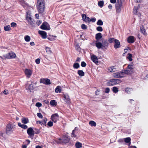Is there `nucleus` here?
<instances>
[{"label":"nucleus","instance_id":"obj_7","mask_svg":"<svg viewBox=\"0 0 148 148\" xmlns=\"http://www.w3.org/2000/svg\"><path fill=\"white\" fill-rule=\"evenodd\" d=\"M40 28L42 29L45 30H49L50 27L48 23L46 22H44L40 26Z\"/></svg>","mask_w":148,"mask_h":148},{"label":"nucleus","instance_id":"obj_40","mask_svg":"<svg viewBox=\"0 0 148 148\" xmlns=\"http://www.w3.org/2000/svg\"><path fill=\"white\" fill-rule=\"evenodd\" d=\"M34 84H31L29 86L28 89L31 92H32V90H33L34 89Z\"/></svg>","mask_w":148,"mask_h":148},{"label":"nucleus","instance_id":"obj_64","mask_svg":"<svg viewBox=\"0 0 148 148\" xmlns=\"http://www.w3.org/2000/svg\"><path fill=\"white\" fill-rule=\"evenodd\" d=\"M3 93H4V94L5 95H7L8 94V92L7 90L6 91L5 90H4L3 92Z\"/></svg>","mask_w":148,"mask_h":148},{"label":"nucleus","instance_id":"obj_63","mask_svg":"<svg viewBox=\"0 0 148 148\" xmlns=\"http://www.w3.org/2000/svg\"><path fill=\"white\" fill-rule=\"evenodd\" d=\"M35 17L37 18V19H39V15L38 14H35Z\"/></svg>","mask_w":148,"mask_h":148},{"label":"nucleus","instance_id":"obj_22","mask_svg":"<svg viewBox=\"0 0 148 148\" xmlns=\"http://www.w3.org/2000/svg\"><path fill=\"white\" fill-rule=\"evenodd\" d=\"M61 87L60 86H58L55 89V92L56 93H60L61 92Z\"/></svg>","mask_w":148,"mask_h":148},{"label":"nucleus","instance_id":"obj_8","mask_svg":"<svg viewBox=\"0 0 148 148\" xmlns=\"http://www.w3.org/2000/svg\"><path fill=\"white\" fill-rule=\"evenodd\" d=\"M59 116L58 114L55 113L52 114L51 116V119L54 123H56L58 120Z\"/></svg>","mask_w":148,"mask_h":148},{"label":"nucleus","instance_id":"obj_49","mask_svg":"<svg viewBox=\"0 0 148 148\" xmlns=\"http://www.w3.org/2000/svg\"><path fill=\"white\" fill-rule=\"evenodd\" d=\"M46 84H51L50 80L48 79H46Z\"/></svg>","mask_w":148,"mask_h":148},{"label":"nucleus","instance_id":"obj_57","mask_svg":"<svg viewBox=\"0 0 148 148\" xmlns=\"http://www.w3.org/2000/svg\"><path fill=\"white\" fill-rule=\"evenodd\" d=\"M81 27L83 29H85L87 28L86 26L84 24H83L82 25Z\"/></svg>","mask_w":148,"mask_h":148},{"label":"nucleus","instance_id":"obj_10","mask_svg":"<svg viewBox=\"0 0 148 148\" xmlns=\"http://www.w3.org/2000/svg\"><path fill=\"white\" fill-rule=\"evenodd\" d=\"M27 132L29 136L31 138L33 139L32 137L34 136V131L32 127L29 128L27 130Z\"/></svg>","mask_w":148,"mask_h":148},{"label":"nucleus","instance_id":"obj_26","mask_svg":"<svg viewBox=\"0 0 148 148\" xmlns=\"http://www.w3.org/2000/svg\"><path fill=\"white\" fill-rule=\"evenodd\" d=\"M51 105L53 106H56L57 104V102L54 100H51L50 102Z\"/></svg>","mask_w":148,"mask_h":148},{"label":"nucleus","instance_id":"obj_13","mask_svg":"<svg viewBox=\"0 0 148 148\" xmlns=\"http://www.w3.org/2000/svg\"><path fill=\"white\" fill-rule=\"evenodd\" d=\"M117 67L116 66H112L109 67L108 69V70L111 73L114 72L116 71L117 70Z\"/></svg>","mask_w":148,"mask_h":148},{"label":"nucleus","instance_id":"obj_55","mask_svg":"<svg viewBox=\"0 0 148 148\" xmlns=\"http://www.w3.org/2000/svg\"><path fill=\"white\" fill-rule=\"evenodd\" d=\"M86 64L84 62H82L81 64V66L83 67L86 66Z\"/></svg>","mask_w":148,"mask_h":148},{"label":"nucleus","instance_id":"obj_12","mask_svg":"<svg viewBox=\"0 0 148 148\" xmlns=\"http://www.w3.org/2000/svg\"><path fill=\"white\" fill-rule=\"evenodd\" d=\"M60 143H67L69 141V138L66 136H64L62 138H59V139Z\"/></svg>","mask_w":148,"mask_h":148},{"label":"nucleus","instance_id":"obj_50","mask_svg":"<svg viewBox=\"0 0 148 148\" xmlns=\"http://www.w3.org/2000/svg\"><path fill=\"white\" fill-rule=\"evenodd\" d=\"M75 130H74L72 131V137L76 138L77 137V136L75 134Z\"/></svg>","mask_w":148,"mask_h":148},{"label":"nucleus","instance_id":"obj_19","mask_svg":"<svg viewBox=\"0 0 148 148\" xmlns=\"http://www.w3.org/2000/svg\"><path fill=\"white\" fill-rule=\"evenodd\" d=\"M134 41V37L133 36H130L127 38V41L129 43H133Z\"/></svg>","mask_w":148,"mask_h":148},{"label":"nucleus","instance_id":"obj_37","mask_svg":"<svg viewBox=\"0 0 148 148\" xmlns=\"http://www.w3.org/2000/svg\"><path fill=\"white\" fill-rule=\"evenodd\" d=\"M78 74L81 76H83L84 75V73L82 70H79L77 72Z\"/></svg>","mask_w":148,"mask_h":148},{"label":"nucleus","instance_id":"obj_43","mask_svg":"<svg viewBox=\"0 0 148 148\" xmlns=\"http://www.w3.org/2000/svg\"><path fill=\"white\" fill-rule=\"evenodd\" d=\"M112 91L116 93L119 91V90L117 87L114 86L112 88Z\"/></svg>","mask_w":148,"mask_h":148},{"label":"nucleus","instance_id":"obj_30","mask_svg":"<svg viewBox=\"0 0 148 148\" xmlns=\"http://www.w3.org/2000/svg\"><path fill=\"white\" fill-rule=\"evenodd\" d=\"M103 46L102 48H106L108 47V43L106 41H104L103 42Z\"/></svg>","mask_w":148,"mask_h":148},{"label":"nucleus","instance_id":"obj_24","mask_svg":"<svg viewBox=\"0 0 148 148\" xmlns=\"http://www.w3.org/2000/svg\"><path fill=\"white\" fill-rule=\"evenodd\" d=\"M125 142L127 143H128L129 144V145H130L131 144V139L130 137H127L125 138H124Z\"/></svg>","mask_w":148,"mask_h":148},{"label":"nucleus","instance_id":"obj_20","mask_svg":"<svg viewBox=\"0 0 148 148\" xmlns=\"http://www.w3.org/2000/svg\"><path fill=\"white\" fill-rule=\"evenodd\" d=\"M96 42V46L97 48L99 49L100 48L103 49V45L101 43L99 42L98 40H97Z\"/></svg>","mask_w":148,"mask_h":148},{"label":"nucleus","instance_id":"obj_34","mask_svg":"<svg viewBox=\"0 0 148 148\" xmlns=\"http://www.w3.org/2000/svg\"><path fill=\"white\" fill-rule=\"evenodd\" d=\"M116 39L112 38H110L108 39V41L110 43L114 42Z\"/></svg>","mask_w":148,"mask_h":148},{"label":"nucleus","instance_id":"obj_54","mask_svg":"<svg viewBox=\"0 0 148 148\" xmlns=\"http://www.w3.org/2000/svg\"><path fill=\"white\" fill-rule=\"evenodd\" d=\"M110 91V89L108 88H106L105 89V92L106 93H108Z\"/></svg>","mask_w":148,"mask_h":148},{"label":"nucleus","instance_id":"obj_17","mask_svg":"<svg viewBox=\"0 0 148 148\" xmlns=\"http://www.w3.org/2000/svg\"><path fill=\"white\" fill-rule=\"evenodd\" d=\"M38 33L43 38L45 39L47 38V34L45 32L39 31L38 32Z\"/></svg>","mask_w":148,"mask_h":148},{"label":"nucleus","instance_id":"obj_2","mask_svg":"<svg viewBox=\"0 0 148 148\" xmlns=\"http://www.w3.org/2000/svg\"><path fill=\"white\" fill-rule=\"evenodd\" d=\"M15 127V125L12 124H9L6 126V134L10 135L13 132L14 129Z\"/></svg>","mask_w":148,"mask_h":148},{"label":"nucleus","instance_id":"obj_1","mask_svg":"<svg viewBox=\"0 0 148 148\" xmlns=\"http://www.w3.org/2000/svg\"><path fill=\"white\" fill-rule=\"evenodd\" d=\"M134 66L133 63L128 64L126 69L124 71L125 75L132 74L134 73Z\"/></svg>","mask_w":148,"mask_h":148},{"label":"nucleus","instance_id":"obj_35","mask_svg":"<svg viewBox=\"0 0 148 148\" xmlns=\"http://www.w3.org/2000/svg\"><path fill=\"white\" fill-rule=\"evenodd\" d=\"M4 30L7 32L10 31L11 29L9 25L6 26L4 27Z\"/></svg>","mask_w":148,"mask_h":148},{"label":"nucleus","instance_id":"obj_31","mask_svg":"<svg viewBox=\"0 0 148 148\" xmlns=\"http://www.w3.org/2000/svg\"><path fill=\"white\" fill-rule=\"evenodd\" d=\"M89 124L91 126L95 127L96 125V123L94 121H90Z\"/></svg>","mask_w":148,"mask_h":148},{"label":"nucleus","instance_id":"obj_59","mask_svg":"<svg viewBox=\"0 0 148 148\" xmlns=\"http://www.w3.org/2000/svg\"><path fill=\"white\" fill-rule=\"evenodd\" d=\"M110 2L111 3H115L116 2V0H110Z\"/></svg>","mask_w":148,"mask_h":148},{"label":"nucleus","instance_id":"obj_16","mask_svg":"<svg viewBox=\"0 0 148 148\" xmlns=\"http://www.w3.org/2000/svg\"><path fill=\"white\" fill-rule=\"evenodd\" d=\"M64 101L67 103H69L70 102V99L69 96L67 95H64Z\"/></svg>","mask_w":148,"mask_h":148},{"label":"nucleus","instance_id":"obj_48","mask_svg":"<svg viewBox=\"0 0 148 148\" xmlns=\"http://www.w3.org/2000/svg\"><path fill=\"white\" fill-rule=\"evenodd\" d=\"M46 79H40V82L41 83H42L43 84H46Z\"/></svg>","mask_w":148,"mask_h":148},{"label":"nucleus","instance_id":"obj_58","mask_svg":"<svg viewBox=\"0 0 148 148\" xmlns=\"http://www.w3.org/2000/svg\"><path fill=\"white\" fill-rule=\"evenodd\" d=\"M41 23H42L41 21H40V20L36 22V24L38 25H39Z\"/></svg>","mask_w":148,"mask_h":148},{"label":"nucleus","instance_id":"obj_18","mask_svg":"<svg viewBox=\"0 0 148 148\" xmlns=\"http://www.w3.org/2000/svg\"><path fill=\"white\" fill-rule=\"evenodd\" d=\"M91 57L92 60L95 63L98 62V59L96 56L94 55H92Z\"/></svg>","mask_w":148,"mask_h":148},{"label":"nucleus","instance_id":"obj_27","mask_svg":"<svg viewBox=\"0 0 148 148\" xmlns=\"http://www.w3.org/2000/svg\"><path fill=\"white\" fill-rule=\"evenodd\" d=\"M18 125L19 127L24 129H26L27 128V125L24 124H22L20 123H18Z\"/></svg>","mask_w":148,"mask_h":148},{"label":"nucleus","instance_id":"obj_45","mask_svg":"<svg viewBox=\"0 0 148 148\" xmlns=\"http://www.w3.org/2000/svg\"><path fill=\"white\" fill-rule=\"evenodd\" d=\"M79 64L77 63H75L73 65V67L76 69H77L79 67Z\"/></svg>","mask_w":148,"mask_h":148},{"label":"nucleus","instance_id":"obj_42","mask_svg":"<svg viewBox=\"0 0 148 148\" xmlns=\"http://www.w3.org/2000/svg\"><path fill=\"white\" fill-rule=\"evenodd\" d=\"M27 22L30 25H32L34 24V22L32 19V20H29L27 21Z\"/></svg>","mask_w":148,"mask_h":148},{"label":"nucleus","instance_id":"obj_41","mask_svg":"<svg viewBox=\"0 0 148 148\" xmlns=\"http://www.w3.org/2000/svg\"><path fill=\"white\" fill-rule=\"evenodd\" d=\"M104 4V2L103 1H100L98 2V5L99 6L102 7L103 6Z\"/></svg>","mask_w":148,"mask_h":148},{"label":"nucleus","instance_id":"obj_36","mask_svg":"<svg viewBox=\"0 0 148 148\" xmlns=\"http://www.w3.org/2000/svg\"><path fill=\"white\" fill-rule=\"evenodd\" d=\"M132 54L130 53H129L127 54V58L130 61H131L132 60Z\"/></svg>","mask_w":148,"mask_h":148},{"label":"nucleus","instance_id":"obj_11","mask_svg":"<svg viewBox=\"0 0 148 148\" xmlns=\"http://www.w3.org/2000/svg\"><path fill=\"white\" fill-rule=\"evenodd\" d=\"M24 72L26 77L28 78H30L32 74V71L29 69H25Z\"/></svg>","mask_w":148,"mask_h":148},{"label":"nucleus","instance_id":"obj_56","mask_svg":"<svg viewBox=\"0 0 148 148\" xmlns=\"http://www.w3.org/2000/svg\"><path fill=\"white\" fill-rule=\"evenodd\" d=\"M40 60L39 58L36 59L35 60L36 63L37 64H39L40 63Z\"/></svg>","mask_w":148,"mask_h":148},{"label":"nucleus","instance_id":"obj_4","mask_svg":"<svg viewBox=\"0 0 148 148\" xmlns=\"http://www.w3.org/2000/svg\"><path fill=\"white\" fill-rule=\"evenodd\" d=\"M112 76L116 78H121L125 77L126 75L124 71H122L120 72L113 73L112 74Z\"/></svg>","mask_w":148,"mask_h":148},{"label":"nucleus","instance_id":"obj_38","mask_svg":"<svg viewBox=\"0 0 148 148\" xmlns=\"http://www.w3.org/2000/svg\"><path fill=\"white\" fill-rule=\"evenodd\" d=\"M139 10H134L133 11L134 14H135L137 15L138 16H140V14L139 12Z\"/></svg>","mask_w":148,"mask_h":148},{"label":"nucleus","instance_id":"obj_21","mask_svg":"<svg viewBox=\"0 0 148 148\" xmlns=\"http://www.w3.org/2000/svg\"><path fill=\"white\" fill-rule=\"evenodd\" d=\"M102 37V34L100 33H99L97 34L96 35L95 38L97 40H98L99 39H101Z\"/></svg>","mask_w":148,"mask_h":148},{"label":"nucleus","instance_id":"obj_28","mask_svg":"<svg viewBox=\"0 0 148 148\" xmlns=\"http://www.w3.org/2000/svg\"><path fill=\"white\" fill-rule=\"evenodd\" d=\"M28 119L27 118H23L21 119V121L23 123L26 124L28 122Z\"/></svg>","mask_w":148,"mask_h":148},{"label":"nucleus","instance_id":"obj_33","mask_svg":"<svg viewBox=\"0 0 148 148\" xmlns=\"http://www.w3.org/2000/svg\"><path fill=\"white\" fill-rule=\"evenodd\" d=\"M125 90L126 92L129 94L131 93L133 91V90L132 88H125Z\"/></svg>","mask_w":148,"mask_h":148},{"label":"nucleus","instance_id":"obj_51","mask_svg":"<svg viewBox=\"0 0 148 148\" xmlns=\"http://www.w3.org/2000/svg\"><path fill=\"white\" fill-rule=\"evenodd\" d=\"M47 125L49 127H52L53 125V123L51 121H49Z\"/></svg>","mask_w":148,"mask_h":148},{"label":"nucleus","instance_id":"obj_61","mask_svg":"<svg viewBox=\"0 0 148 148\" xmlns=\"http://www.w3.org/2000/svg\"><path fill=\"white\" fill-rule=\"evenodd\" d=\"M30 45L31 46H34L35 45V43L34 42H30Z\"/></svg>","mask_w":148,"mask_h":148},{"label":"nucleus","instance_id":"obj_3","mask_svg":"<svg viewBox=\"0 0 148 148\" xmlns=\"http://www.w3.org/2000/svg\"><path fill=\"white\" fill-rule=\"evenodd\" d=\"M16 57V54L12 52H11L4 55L3 57H0L1 58L4 59H13L15 58Z\"/></svg>","mask_w":148,"mask_h":148},{"label":"nucleus","instance_id":"obj_23","mask_svg":"<svg viewBox=\"0 0 148 148\" xmlns=\"http://www.w3.org/2000/svg\"><path fill=\"white\" fill-rule=\"evenodd\" d=\"M45 49L46 52L49 54H51L52 53V51L51 50V49L48 47H46L45 48Z\"/></svg>","mask_w":148,"mask_h":148},{"label":"nucleus","instance_id":"obj_60","mask_svg":"<svg viewBox=\"0 0 148 148\" xmlns=\"http://www.w3.org/2000/svg\"><path fill=\"white\" fill-rule=\"evenodd\" d=\"M96 19L95 18H92L90 19V21H92L93 22H94L96 21Z\"/></svg>","mask_w":148,"mask_h":148},{"label":"nucleus","instance_id":"obj_29","mask_svg":"<svg viewBox=\"0 0 148 148\" xmlns=\"http://www.w3.org/2000/svg\"><path fill=\"white\" fill-rule=\"evenodd\" d=\"M75 146L77 148H81L82 147V144L79 142H77L75 143Z\"/></svg>","mask_w":148,"mask_h":148},{"label":"nucleus","instance_id":"obj_47","mask_svg":"<svg viewBox=\"0 0 148 148\" xmlns=\"http://www.w3.org/2000/svg\"><path fill=\"white\" fill-rule=\"evenodd\" d=\"M17 24L16 23L14 22L12 23H11V27H16Z\"/></svg>","mask_w":148,"mask_h":148},{"label":"nucleus","instance_id":"obj_32","mask_svg":"<svg viewBox=\"0 0 148 148\" xmlns=\"http://www.w3.org/2000/svg\"><path fill=\"white\" fill-rule=\"evenodd\" d=\"M24 39L26 42H29L30 41L31 38L29 36L27 35L24 37Z\"/></svg>","mask_w":148,"mask_h":148},{"label":"nucleus","instance_id":"obj_15","mask_svg":"<svg viewBox=\"0 0 148 148\" xmlns=\"http://www.w3.org/2000/svg\"><path fill=\"white\" fill-rule=\"evenodd\" d=\"M120 43L119 41L116 39L114 42V47L115 49H117L120 47Z\"/></svg>","mask_w":148,"mask_h":148},{"label":"nucleus","instance_id":"obj_9","mask_svg":"<svg viewBox=\"0 0 148 148\" xmlns=\"http://www.w3.org/2000/svg\"><path fill=\"white\" fill-rule=\"evenodd\" d=\"M115 6L116 9H121L123 8L121 0H117Z\"/></svg>","mask_w":148,"mask_h":148},{"label":"nucleus","instance_id":"obj_6","mask_svg":"<svg viewBox=\"0 0 148 148\" xmlns=\"http://www.w3.org/2000/svg\"><path fill=\"white\" fill-rule=\"evenodd\" d=\"M37 7L38 9H44L45 8L44 0H38Z\"/></svg>","mask_w":148,"mask_h":148},{"label":"nucleus","instance_id":"obj_25","mask_svg":"<svg viewBox=\"0 0 148 148\" xmlns=\"http://www.w3.org/2000/svg\"><path fill=\"white\" fill-rule=\"evenodd\" d=\"M32 14L30 10H28L26 12V15L25 16V18L32 17Z\"/></svg>","mask_w":148,"mask_h":148},{"label":"nucleus","instance_id":"obj_62","mask_svg":"<svg viewBox=\"0 0 148 148\" xmlns=\"http://www.w3.org/2000/svg\"><path fill=\"white\" fill-rule=\"evenodd\" d=\"M25 18L26 21L29 20H32V17H26Z\"/></svg>","mask_w":148,"mask_h":148},{"label":"nucleus","instance_id":"obj_14","mask_svg":"<svg viewBox=\"0 0 148 148\" xmlns=\"http://www.w3.org/2000/svg\"><path fill=\"white\" fill-rule=\"evenodd\" d=\"M82 17L84 21L88 23H89L90 22V19L88 17H87L85 14H82Z\"/></svg>","mask_w":148,"mask_h":148},{"label":"nucleus","instance_id":"obj_53","mask_svg":"<svg viewBox=\"0 0 148 148\" xmlns=\"http://www.w3.org/2000/svg\"><path fill=\"white\" fill-rule=\"evenodd\" d=\"M37 115L40 118H42L43 117L41 113H37Z\"/></svg>","mask_w":148,"mask_h":148},{"label":"nucleus","instance_id":"obj_52","mask_svg":"<svg viewBox=\"0 0 148 148\" xmlns=\"http://www.w3.org/2000/svg\"><path fill=\"white\" fill-rule=\"evenodd\" d=\"M36 107H41L42 106V104L39 102H37L36 103Z\"/></svg>","mask_w":148,"mask_h":148},{"label":"nucleus","instance_id":"obj_5","mask_svg":"<svg viewBox=\"0 0 148 148\" xmlns=\"http://www.w3.org/2000/svg\"><path fill=\"white\" fill-rule=\"evenodd\" d=\"M121 82V80L118 79H112L110 80L108 82V86L114 85L118 84Z\"/></svg>","mask_w":148,"mask_h":148},{"label":"nucleus","instance_id":"obj_46","mask_svg":"<svg viewBox=\"0 0 148 148\" xmlns=\"http://www.w3.org/2000/svg\"><path fill=\"white\" fill-rule=\"evenodd\" d=\"M97 30L99 32H101L103 31V29L101 27L99 26L97 27Z\"/></svg>","mask_w":148,"mask_h":148},{"label":"nucleus","instance_id":"obj_39","mask_svg":"<svg viewBox=\"0 0 148 148\" xmlns=\"http://www.w3.org/2000/svg\"><path fill=\"white\" fill-rule=\"evenodd\" d=\"M140 30L142 33H143L144 35H145L146 34V33L145 30L144 28L143 27V26L140 27Z\"/></svg>","mask_w":148,"mask_h":148},{"label":"nucleus","instance_id":"obj_44","mask_svg":"<svg viewBox=\"0 0 148 148\" xmlns=\"http://www.w3.org/2000/svg\"><path fill=\"white\" fill-rule=\"evenodd\" d=\"M97 24L99 25H103V22L101 20H99L97 22Z\"/></svg>","mask_w":148,"mask_h":148}]
</instances>
